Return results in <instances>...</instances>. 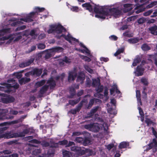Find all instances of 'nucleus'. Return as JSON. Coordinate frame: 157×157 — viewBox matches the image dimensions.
Segmentation results:
<instances>
[{
	"label": "nucleus",
	"mask_w": 157,
	"mask_h": 157,
	"mask_svg": "<svg viewBox=\"0 0 157 157\" xmlns=\"http://www.w3.org/2000/svg\"><path fill=\"white\" fill-rule=\"evenodd\" d=\"M10 123L7 122H4L0 124V126H6L7 124H9ZM8 128V127H4L0 128V134L3 133ZM14 133L11 134L10 132L6 133L2 135V136L0 137V138L4 137L5 138L9 139L13 138H15L14 136Z\"/></svg>",
	"instance_id": "f257e3e1"
},
{
	"label": "nucleus",
	"mask_w": 157,
	"mask_h": 157,
	"mask_svg": "<svg viewBox=\"0 0 157 157\" xmlns=\"http://www.w3.org/2000/svg\"><path fill=\"white\" fill-rule=\"evenodd\" d=\"M103 12L105 13V16L113 15L115 17H117L121 13L118 7L106 8V10Z\"/></svg>",
	"instance_id": "f03ea898"
},
{
	"label": "nucleus",
	"mask_w": 157,
	"mask_h": 157,
	"mask_svg": "<svg viewBox=\"0 0 157 157\" xmlns=\"http://www.w3.org/2000/svg\"><path fill=\"white\" fill-rule=\"evenodd\" d=\"M99 6L98 5H95L94 10V12L98 14H96L95 17L98 18H101L102 19H105V13L103 12L106 10V8H102V10H100Z\"/></svg>",
	"instance_id": "7ed1b4c3"
},
{
	"label": "nucleus",
	"mask_w": 157,
	"mask_h": 157,
	"mask_svg": "<svg viewBox=\"0 0 157 157\" xmlns=\"http://www.w3.org/2000/svg\"><path fill=\"white\" fill-rule=\"evenodd\" d=\"M0 95L4 97L2 98L1 100L2 102L5 104H8L13 102L15 100L14 98L10 95L6 96V94H0Z\"/></svg>",
	"instance_id": "20e7f679"
},
{
	"label": "nucleus",
	"mask_w": 157,
	"mask_h": 157,
	"mask_svg": "<svg viewBox=\"0 0 157 157\" xmlns=\"http://www.w3.org/2000/svg\"><path fill=\"white\" fill-rule=\"evenodd\" d=\"M36 13L35 12H31L29 15L27 16L26 17L24 18L20 19V20L23 21L25 22H30L33 21L32 18L34 16Z\"/></svg>",
	"instance_id": "39448f33"
},
{
	"label": "nucleus",
	"mask_w": 157,
	"mask_h": 157,
	"mask_svg": "<svg viewBox=\"0 0 157 157\" xmlns=\"http://www.w3.org/2000/svg\"><path fill=\"white\" fill-rule=\"evenodd\" d=\"M55 29V32H56L58 34H60L62 33L63 30L65 32L66 30L62 25L59 24L58 25H54Z\"/></svg>",
	"instance_id": "423d86ee"
},
{
	"label": "nucleus",
	"mask_w": 157,
	"mask_h": 157,
	"mask_svg": "<svg viewBox=\"0 0 157 157\" xmlns=\"http://www.w3.org/2000/svg\"><path fill=\"white\" fill-rule=\"evenodd\" d=\"M77 73L75 71H69L68 77V81L70 82L71 81H74L77 76Z\"/></svg>",
	"instance_id": "0eeeda50"
},
{
	"label": "nucleus",
	"mask_w": 157,
	"mask_h": 157,
	"mask_svg": "<svg viewBox=\"0 0 157 157\" xmlns=\"http://www.w3.org/2000/svg\"><path fill=\"white\" fill-rule=\"evenodd\" d=\"M85 79V74L83 71H80L78 73V75L77 78V81L80 82L81 84H83L84 81Z\"/></svg>",
	"instance_id": "6e6552de"
},
{
	"label": "nucleus",
	"mask_w": 157,
	"mask_h": 157,
	"mask_svg": "<svg viewBox=\"0 0 157 157\" xmlns=\"http://www.w3.org/2000/svg\"><path fill=\"white\" fill-rule=\"evenodd\" d=\"M48 88V85H45L43 86L39 91L38 96L40 97H43L44 94L47 91Z\"/></svg>",
	"instance_id": "1a4fd4ad"
},
{
	"label": "nucleus",
	"mask_w": 157,
	"mask_h": 157,
	"mask_svg": "<svg viewBox=\"0 0 157 157\" xmlns=\"http://www.w3.org/2000/svg\"><path fill=\"white\" fill-rule=\"evenodd\" d=\"M99 108V106H98L94 107L91 110L90 112L88 113L87 116L86 118H90L92 117L94 114L98 111Z\"/></svg>",
	"instance_id": "9d476101"
},
{
	"label": "nucleus",
	"mask_w": 157,
	"mask_h": 157,
	"mask_svg": "<svg viewBox=\"0 0 157 157\" xmlns=\"http://www.w3.org/2000/svg\"><path fill=\"white\" fill-rule=\"evenodd\" d=\"M42 69H39L38 68H34L32 71V76L36 75L37 77H39L42 73Z\"/></svg>",
	"instance_id": "9b49d317"
},
{
	"label": "nucleus",
	"mask_w": 157,
	"mask_h": 157,
	"mask_svg": "<svg viewBox=\"0 0 157 157\" xmlns=\"http://www.w3.org/2000/svg\"><path fill=\"white\" fill-rule=\"evenodd\" d=\"M47 83L49 84L48 85L50 89H53L56 86V82L52 78H50L47 80Z\"/></svg>",
	"instance_id": "f8f14e48"
},
{
	"label": "nucleus",
	"mask_w": 157,
	"mask_h": 157,
	"mask_svg": "<svg viewBox=\"0 0 157 157\" xmlns=\"http://www.w3.org/2000/svg\"><path fill=\"white\" fill-rule=\"evenodd\" d=\"M144 70V69L143 68L142 66H137L136 68V72H135L136 74V76H139L142 75L143 74Z\"/></svg>",
	"instance_id": "ddd939ff"
},
{
	"label": "nucleus",
	"mask_w": 157,
	"mask_h": 157,
	"mask_svg": "<svg viewBox=\"0 0 157 157\" xmlns=\"http://www.w3.org/2000/svg\"><path fill=\"white\" fill-rule=\"evenodd\" d=\"M150 33L155 36L157 35V26L154 25L149 27L148 29Z\"/></svg>",
	"instance_id": "4468645a"
},
{
	"label": "nucleus",
	"mask_w": 157,
	"mask_h": 157,
	"mask_svg": "<svg viewBox=\"0 0 157 157\" xmlns=\"http://www.w3.org/2000/svg\"><path fill=\"white\" fill-rule=\"evenodd\" d=\"M100 129L99 125L98 123L92 124L91 130L94 132H98Z\"/></svg>",
	"instance_id": "2eb2a0df"
},
{
	"label": "nucleus",
	"mask_w": 157,
	"mask_h": 157,
	"mask_svg": "<svg viewBox=\"0 0 157 157\" xmlns=\"http://www.w3.org/2000/svg\"><path fill=\"white\" fill-rule=\"evenodd\" d=\"M30 80L31 79L27 77L22 78L19 80V82L21 85H22L23 84H25L29 82Z\"/></svg>",
	"instance_id": "dca6fc26"
},
{
	"label": "nucleus",
	"mask_w": 157,
	"mask_h": 157,
	"mask_svg": "<svg viewBox=\"0 0 157 157\" xmlns=\"http://www.w3.org/2000/svg\"><path fill=\"white\" fill-rule=\"evenodd\" d=\"M10 28L4 29L0 30V37L3 36L6 33H10Z\"/></svg>",
	"instance_id": "f3484780"
},
{
	"label": "nucleus",
	"mask_w": 157,
	"mask_h": 157,
	"mask_svg": "<svg viewBox=\"0 0 157 157\" xmlns=\"http://www.w3.org/2000/svg\"><path fill=\"white\" fill-rule=\"evenodd\" d=\"M157 138H154L153 139L152 143L153 144V148L152 149L153 153L154 154L157 151V141L156 140Z\"/></svg>",
	"instance_id": "a211bd4d"
},
{
	"label": "nucleus",
	"mask_w": 157,
	"mask_h": 157,
	"mask_svg": "<svg viewBox=\"0 0 157 157\" xmlns=\"http://www.w3.org/2000/svg\"><path fill=\"white\" fill-rule=\"evenodd\" d=\"M70 95L68 96L69 98H73L75 95V90L74 87H71L70 88Z\"/></svg>",
	"instance_id": "6ab92c4d"
},
{
	"label": "nucleus",
	"mask_w": 157,
	"mask_h": 157,
	"mask_svg": "<svg viewBox=\"0 0 157 157\" xmlns=\"http://www.w3.org/2000/svg\"><path fill=\"white\" fill-rule=\"evenodd\" d=\"M81 97H79L78 99L75 100H69V101L68 105L70 104L72 106H74L77 104L81 100Z\"/></svg>",
	"instance_id": "aec40b11"
},
{
	"label": "nucleus",
	"mask_w": 157,
	"mask_h": 157,
	"mask_svg": "<svg viewBox=\"0 0 157 157\" xmlns=\"http://www.w3.org/2000/svg\"><path fill=\"white\" fill-rule=\"evenodd\" d=\"M92 85L93 87L97 86L98 85H100L101 83L100 79L98 78L97 79H93Z\"/></svg>",
	"instance_id": "412c9836"
},
{
	"label": "nucleus",
	"mask_w": 157,
	"mask_h": 157,
	"mask_svg": "<svg viewBox=\"0 0 157 157\" xmlns=\"http://www.w3.org/2000/svg\"><path fill=\"white\" fill-rule=\"evenodd\" d=\"M63 50V48L60 47H56L52 48L50 49L52 52H62Z\"/></svg>",
	"instance_id": "4be33fe9"
},
{
	"label": "nucleus",
	"mask_w": 157,
	"mask_h": 157,
	"mask_svg": "<svg viewBox=\"0 0 157 157\" xmlns=\"http://www.w3.org/2000/svg\"><path fill=\"white\" fill-rule=\"evenodd\" d=\"M129 146V144L126 142H123L121 143L119 146V148L120 149L124 148L127 147Z\"/></svg>",
	"instance_id": "5701e85b"
},
{
	"label": "nucleus",
	"mask_w": 157,
	"mask_h": 157,
	"mask_svg": "<svg viewBox=\"0 0 157 157\" xmlns=\"http://www.w3.org/2000/svg\"><path fill=\"white\" fill-rule=\"evenodd\" d=\"M141 61V59L139 56H136L134 59L132 65L133 66H136L138 63H140Z\"/></svg>",
	"instance_id": "b1692460"
},
{
	"label": "nucleus",
	"mask_w": 157,
	"mask_h": 157,
	"mask_svg": "<svg viewBox=\"0 0 157 157\" xmlns=\"http://www.w3.org/2000/svg\"><path fill=\"white\" fill-rule=\"evenodd\" d=\"M22 32H18L14 34V35L15 36H18L17 37H16L14 40V41H17L21 39L22 38Z\"/></svg>",
	"instance_id": "393cba45"
},
{
	"label": "nucleus",
	"mask_w": 157,
	"mask_h": 157,
	"mask_svg": "<svg viewBox=\"0 0 157 157\" xmlns=\"http://www.w3.org/2000/svg\"><path fill=\"white\" fill-rule=\"evenodd\" d=\"M91 141L88 137H86L84 139L83 144L84 146L91 144Z\"/></svg>",
	"instance_id": "a878e982"
},
{
	"label": "nucleus",
	"mask_w": 157,
	"mask_h": 157,
	"mask_svg": "<svg viewBox=\"0 0 157 157\" xmlns=\"http://www.w3.org/2000/svg\"><path fill=\"white\" fill-rule=\"evenodd\" d=\"M146 119L145 120V122L147 124V126H149L150 125L152 124L153 125H154L155 124V123L153 122L151 119L148 118H145Z\"/></svg>",
	"instance_id": "bb28decb"
},
{
	"label": "nucleus",
	"mask_w": 157,
	"mask_h": 157,
	"mask_svg": "<svg viewBox=\"0 0 157 157\" xmlns=\"http://www.w3.org/2000/svg\"><path fill=\"white\" fill-rule=\"evenodd\" d=\"M14 136L15 138L23 137L25 136L23 131L19 133H14Z\"/></svg>",
	"instance_id": "cd10ccee"
},
{
	"label": "nucleus",
	"mask_w": 157,
	"mask_h": 157,
	"mask_svg": "<svg viewBox=\"0 0 157 157\" xmlns=\"http://www.w3.org/2000/svg\"><path fill=\"white\" fill-rule=\"evenodd\" d=\"M13 118V117H10L7 114H4L2 115V116L1 117H0V120H4L6 119H12Z\"/></svg>",
	"instance_id": "c85d7f7f"
},
{
	"label": "nucleus",
	"mask_w": 157,
	"mask_h": 157,
	"mask_svg": "<svg viewBox=\"0 0 157 157\" xmlns=\"http://www.w3.org/2000/svg\"><path fill=\"white\" fill-rule=\"evenodd\" d=\"M34 60V58H31L29 59L26 62H25V65L26 66V67L27 66H29L33 62Z\"/></svg>",
	"instance_id": "c756f323"
},
{
	"label": "nucleus",
	"mask_w": 157,
	"mask_h": 157,
	"mask_svg": "<svg viewBox=\"0 0 157 157\" xmlns=\"http://www.w3.org/2000/svg\"><path fill=\"white\" fill-rule=\"evenodd\" d=\"M45 83V81L44 80H42L40 81H38L36 83V86L37 87L41 86L44 85Z\"/></svg>",
	"instance_id": "7c9ffc66"
},
{
	"label": "nucleus",
	"mask_w": 157,
	"mask_h": 157,
	"mask_svg": "<svg viewBox=\"0 0 157 157\" xmlns=\"http://www.w3.org/2000/svg\"><path fill=\"white\" fill-rule=\"evenodd\" d=\"M128 41L131 44H135L139 42V39L137 38H131L128 39Z\"/></svg>",
	"instance_id": "2f4dec72"
},
{
	"label": "nucleus",
	"mask_w": 157,
	"mask_h": 157,
	"mask_svg": "<svg viewBox=\"0 0 157 157\" xmlns=\"http://www.w3.org/2000/svg\"><path fill=\"white\" fill-rule=\"evenodd\" d=\"M97 88L96 89V91L97 93L102 92L103 90L104 87L103 85H98Z\"/></svg>",
	"instance_id": "473e14b6"
},
{
	"label": "nucleus",
	"mask_w": 157,
	"mask_h": 157,
	"mask_svg": "<svg viewBox=\"0 0 157 157\" xmlns=\"http://www.w3.org/2000/svg\"><path fill=\"white\" fill-rule=\"evenodd\" d=\"M146 148L144 150V151H147L153 148L154 147L152 143H150L148 145L146 146Z\"/></svg>",
	"instance_id": "72a5a7b5"
},
{
	"label": "nucleus",
	"mask_w": 157,
	"mask_h": 157,
	"mask_svg": "<svg viewBox=\"0 0 157 157\" xmlns=\"http://www.w3.org/2000/svg\"><path fill=\"white\" fill-rule=\"evenodd\" d=\"M12 34H10L8 36H3L1 38V40H4L10 39V40H13V37H12Z\"/></svg>",
	"instance_id": "f704fd0d"
},
{
	"label": "nucleus",
	"mask_w": 157,
	"mask_h": 157,
	"mask_svg": "<svg viewBox=\"0 0 157 157\" xmlns=\"http://www.w3.org/2000/svg\"><path fill=\"white\" fill-rule=\"evenodd\" d=\"M142 49L144 51H148L150 49V48L147 44H144L141 47Z\"/></svg>",
	"instance_id": "c9c22d12"
},
{
	"label": "nucleus",
	"mask_w": 157,
	"mask_h": 157,
	"mask_svg": "<svg viewBox=\"0 0 157 157\" xmlns=\"http://www.w3.org/2000/svg\"><path fill=\"white\" fill-rule=\"evenodd\" d=\"M41 144L43 147H47L50 146V143L45 140H43L41 142Z\"/></svg>",
	"instance_id": "e433bc0d"
},
{
	"label": "nucleus",
	"mask_w": 157,
	"mask_h": 157,
	"mask_svg": "<svg viewBox=\"0 0 157 157\" xmlns=\"http://www.w3.org/2000/svg\"><path fill=\"white\" fill-rule=\"evenodd\" d=\"M95 101L96 102H100V101H101L99 99L93 98V99H91L90 100V101H89V103L90 104L93 105L94 104V102Z\"/></svg>",
	"instance_id": "4c0bfd02"
},
{
	"label": "nucleus",
	"mask_w": 157,
	"mask_h": 157,
	"mask_svg": "<svg viewBox=\"0 0 157 157\" xmlns=\"http://www.w3.org/2000/svg\"><path fill=\"white\" fill-rule=\"evenodd\" d=\"M141 82L143 83L144 85L145 86H147L148 85V82L147 79L144 78H142L141 79Z\"/></svg>",
	"instance_id": "58836bf2"
},
{
	"label": "nucleus",
	"mask_w": 157,
	"mask_h": 157,
	"mask_svg": "<svg viewBox=\"0 0 157 157\" xmlns=\"http://www.w3.org/2000/svg\"><path fill=\"white\" fill-rule=\"evenodd\" d=\"M71 150L74 151L78 152L81 150V148L78 147L74 146L71 148Z\"/></svg>",
	"instance_id": "ea45409f"
},
{
	"label": "nucleus",
	"mask_w": 157,
	"mask_h": 157,
	"mask_svg": "<svg viewBox=\"0 0 157 157\" xmlns=\"http://www.w3.org/2000/svg\"><path fill=\"white\" fill-rule=\"evenodd\" d=\"M45 10L44 8H40L39 7H36L35 8V13H38V12H43L44 10Z\"/></svg>",
	"instance_id": "a19ab883"
},
{
	"label": "nucleus",
	"mask_w": 157,
	"mask_h": 157,
	"mask_svg": "<svg viewBox=\"0 0 157 157\" xmlns=\"http://www.w3.org/2000/svg\"><path fill=\"white\" fill-rule=\"evenodd\" d=\"M63 157H71L69 151L64 150L63 152Z\"/></svg>",
	"instance_id": "79ce46f5"
},
{
	"label": "nucleus",
	"mask_w": 157,
	"mask_h": 157,
	"mask_svg": "<svg viewBox=\"0 0 157 157\" xmlns=\"http://www.w3.org/2000/svg\"><path fill=\"white\" fill-rule=\"evenodd\" d=\"M26 28V26L25 25H22L20 26H19L17 28L15 31V32L17 31H18L23 30Z\"/></svg>",
	"instance_id": "37998d69"
},
{
	"label": "nucleus",
	"mask_w": 157,
	"mask_h": 157,
	"mask_svg": "<svg viewBox=\"0 0 157 157\" xmlns=\"http://www.w3.org/2000/svg\"><path fill=\"white\" fill-rule=\"evenodd\" d=\"M53 27H54V25H52L50 26V29L48 30V33H51L55 32V28H53Z\"/></svg>",
	"instance_id": "c03bdc74"
},
{
	"label": "nucleus",
	"mask_w": 157,
	"mask_h": 157,
	"mask_svg": "<svg viewBox=\"0 0 157 157\" xmlns=\"http://www.w3.org/2000/svg\"><path fill=\"white\" fill-rule=\"evenodd\" d=\"M124 51V49L123 48L119 49L117 50L114 53V55L115 56H117L118 55L120 54L121 53H123Z\"/></svg>",
	"instance_id": "a18cd8bd"
},
{
	"label": "nucleus",
	"mask_w": 157,
	"mask_h": 157,
	"mask_svg": "<svg viewBox=\"0 0 157 157\" xmlns=\"http://www.w3.org/2000/svg\"><path fill=\"white\" fill-rule=\"evenodd\" d=\"M84 67L85 69L89 72L92 73L93 72V70L91 69L89 66L88 65H85Z\"/></svg>",
	"instance_id": "49530a36"
},
{
	"label": "nucleus",
	"mask_w": 157,
	"mask_h": 157,
	"mask_svg": "<svg viewBox=\"0 0 157 157\" xmlns=\"http://www.w3.org/2000/svg\"><path fill=\"white\" fill-rule=\"evenodd\" d=\"M75 140L78 143L83 144L84 139L82 137H76Z\"/></svg>",
	"instance_id": "de8ad7c7"
},
{
	"label": "nucleus",
	"mask_w": 157,
	"mask_h": 157,
	"mask_svg": "<svg viewBox=\"0 0 157 157\" xmlns=\"http://www.w3.org/2000/svg\"><path fill=\"white\" fill-rule=\"evenodd\" d=\"M132 4L127 3L124 5V7L125 8H128V10H131L132 9V7L131 6H132Z\"/></svg>",
	"instance_id": "09e8293b"
},
{
	"label": "nucleus",
	"mask_w": 157,
	"mask_h": 157,
	"mask_svg": "<svg viewBox=\"0 0 157 157\" xmlns=\"http://www.w3.org/2000/svg\"><path fill=\"white\" fill-rule=\"evenodd\" d=\"M1 153H4V154L9 155L12 153V151L10 150H6L0 151Z\"/></svg>",
	"instance_id": "8fccbe9b"
},
{
	"label": "nucleus",
	"mask_w": 157,
	"mask_h": 157,
	"mask_svg": "<svg viewBox=\"0 0 157 157\" xmlns=\"http://www.w3.org/2000/svg\"><path fill=\"white\" fill-rule=\"evenodd\" d=\"M41 152V150L40 149H35L33 152V154L35 155H37Z\"/></svg>",
	"instance_id": "3c124183"
},
{
	"label": "nucleus",
	"mask_w": 157,
	"mask_h": 157,
	"mask_svg": "<svg viewBox=\"0 0 157 157\" xmlns=\"http://www.w3.org/2000/svg\"><path fill=\"white\" fill-rule=\"evenodd\" d=\"M68 142L67 140H64L62 141H59V143L60 145H65L67 144Z\"/></svg>",
	"instance_id": "603ef678"
},
{
	"label": "nucleus",
	"mask_w": 157,
	"mask_h": 157,
	"mask_svg": "<svg viewBox=\"0 0 157 157\" xmlns=\"http://www.w3.org/2000/svg\"><path fill=\"white\" fill-rule=\"evenodd\" d=\"M29 142L31 143L36 144H40L41 143V142L40 141L36 139L32 140L29 141Z\"/></svg>",
	"instance_id": "864d4df0"
},
{
	"label": "nucleus",
	"mask_w": 157,
	"mask_h": 157,
	"mask_svg": "<svg viewBox=\"0 0 157 157\" xmlns=\"http://www.w3.org/2000/svg\"><path fill=\"white\" fill-rule=\"evenodd\" d=\"M91 81L90 79L89 78H86V86H87L90 87L91 86Z\"/></svg>",
	"instance_id": "5fc2aeb1"
},
{
	"label": "nucleus",
	"mask_w": 157,
	"mask_h": 157,
	"mask_svg": "<svg viewBox=\"0 0 157 157\" xmlns=\"http://www.w3.org/2000/svg\"><path fill=\"white\" fill-rule=\"evenodd\" d=\"M72 37L70 36L69 34H68L67 36H66L65 39L67 41H68L69 43L71 42V40Z\"/></svg>",
	"instance_id": "6e6d98bb"
},
{
	"label": "nucleus",
	"mask_w": 157,
	"mask_h": 157,
	"mask_svg": "<svg viewBox=\"0 0 157 157\" xmlns=\"http://www.w3.org/2000/svg\"><path fill=\"white\" fill-rule=\"evenodd\" d=\"M146 20L144 18H140L138 20V22L139 24H141L145 22Z\"/></svg>",
	"instance_id": "4d7b16f0"
},
{
	"label": "nucleus",
	"mask_w": 157,
	"mask_h": 157,
	"mask_svg": "<svg viewBox=\"0 0 157 157\" xmlns=\"http://www.w3.org/2000/svg\"><path fill=\"white\" fill-rule=\"evenodd\" d=\"M37 47L39 49H43L45 48V45L44 44L41 43L39 44Z\"/></svg>",
	"instance_id": "13d9d810"
},
{
	"label": "nucleus",
	"mask_w": 157,
	"mask_h": 157,
	"mask_svg": "<svg viewBox=\"0 0 157 157\" xmlns=\"http://www.w3.org/2000/svg\"><path fill=\"white\" fill-rule=\"evenodd\" d=\"M153 10H150L144 13V16H147L151 14L153 12Z\"/></svg>",
	"instance_id": "bf43d9fd"
},
{
	"label": "nucleus",
	"mask_w": 157,
	"mask_h": 157,
	"mask_svg": "<svg viewBox=\"0 0 157 157\" xmlns=\"http://www.w3.org/2000/svg\"><path fill=\"white\" fill-rule=\"evenodd\" d=\"M82 59L86 61L90 62L91 61V59L89 57L83 56L82 57Z\"/></svg>",
	"instance_id": "052dcab7"
},
{
	"label": "nucleus",
	"mask_w": 157,
	"mask_h": 157,
	"mask_svg": "<svg viewBox=\"0 0 157 157\" xmlns=\"http://www.w3.org/2000/svg\"><path fill=\"white\" fill-rule=\"evenodd\" d=\"M21 23L20 21H17L13 22L11 24V26L12 27H15L17 26L18 25L20 24Z\"/></svg>",
	"instance_id": "680f3d73"
},
{
	"label": "nucleus",
	"mask_w": 157,
	"mask_h": 157,
	"mask_svg": "<svg viewBox=\"0 0 157 157\" xmlns=\"http://www.w3.org/2000/svg\"><path fill=\"white\" fill-rule=\"evenodd\" d=\"M62 61L63 62H64L67 63H70L71 62V61H70V60L68 59V58L66 56H65L64 57V58L63 59Z\"/></svg>",
	"instance_id": "e2e57ef3"
},
{
	"label": "nucleus",
	"mask_w": 157,
	"mask_h": 157,
	"mask_svg": "<svg viewBox=\"0 0 157 157\" xmlns=\"http://www.w3.org/2000/svg\"><path fill=\"white\" fill-rule=\"evenodd\" d=\"M136 96L137 99L141 98V94L140 91L136 90Z\"/></svg>",
	"instance_id": "0e129e2a"
},
{
	"label": "nucleus",
	"mask_w": 157,
	"mask_h": 157,
	"mask_svg": "<svg viewBox=\"0 0 157 157\" xmlns=\"http://www.w3.org/2000/svg\"><path fill=\"white\" fill-rule=\"evenodd\" d=\"M109 39L112 40L116 41L118 39V37L116 36L112 35L109 37Z\"/></svg>",
	"instance_id": "69168bd1"
},
{
	"label": "nucleus",
	"mask_w": 157,
	"mask_h": 157,
	"mask_svg": "<svg viewBox=\"0 0 157 157\" xmlns=\"http://www.w3.org/2000/svg\"><path fill=\"white\" fill-rule=\"evenodd\" d=\"M92 126V124H90L85 125L84 128L86 129H90L91 130Z\"/></svg>",
	"instance_id": "338daca9"
},
{
	"label": "nucleus",
	"mask_w": 157,
	"mask_h": 157,
	"mask_svg": "<svg viewBox=\"0 0 157 157\" xmlns=\"http://www.w3.org/2000/svg\"><path fill=\"white\" fill-rule=\"evenodd\" d=\"M6 87L8 89L7 91L9 92L11 91V90H10V89L12 88V85L11 84L6 83Z\"/></svg>",
	"instance_id": "774afa93"
}]
</instances>
